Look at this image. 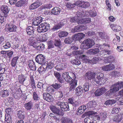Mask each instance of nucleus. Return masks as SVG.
<instances>
[{"label":"nucleus","instance_id":"a211bd4d","mask_svg":"<svg viewBox=\"0 0 123 123\" xmlns=\"http://www.w3.org/2000/svg\"><path fill=\"white\" fill-rule=\"evenodd\" d=\"M96 106V103L95 101H92L89 102L87 104V107L88 109L94 108Z\"/></svg>","mask_w":123,"mask_h":123},{"label":"nucleus","instance_id":"052dcab7","mask_svg":"<svg viewBox=\"0 0 123 123\" xmlns=\"http://www.w3.org/2000/svg\"><path fill=\"white\" fill-rule=\"evenodd\" d=\"M83 88L81 86H79L77 87V93H80V94H77V96L78 95H81V94L82 93Z\"/></svg>","mask_w":123,"mask_h":123},{"label":"nucleus","instance_id":"6e6d98bb","mask_svg":"<svg viewBox=\"0 0 123 123\" xmlns=\"http://www.w3.org/2000/svg\"><path fill=\"white\" fill-rule=\"evenodd\" d=\"M72 84L69 89L70 91H72L75 87L77 85V80H75Z\"/></svg>","mask_w":123,"mask_h":123},{"label":"nucleus","instance_id":"7c9ffc66","mask_svg":"<svg viewBox=\"0 0 123 123\" xmlns=\"http://www.w3.org/2000/svg\"><path fill=\"white\" fill-rule=\"evenodd\" d=\"M100 60V58L98 57H95L93 58L92 60L89 59H87V61L90 63L93 64H96L99 60Z\"/></svg>","mask_w":123,"mask_h":123},{"label":"nucleus","instance_id":"f3484780","mask_svg":"<svg viewBox=\"0 0 123 123\" xmlns=\"http://www.w3.org/2000/svg\"><path fill=\"white\" fill-rule=\"evenodd\" d=\"M33 105V103L30 101L25 104L24 107L27 110H30L32 108Z\"/></svg>","mask_w":123,"mask_h":123},{"label":"nucleus","instance_id":"e433bc0d","mask_svg":"<svg viewBox=\"0 0 123 123\" xmlns=\"http://www.w3.org/2000/svg\"><path fill=\"white\" fill-rule=\"evenodd\" d=\"M64 24H62V22L59 23L57 25H56L53 27L52 28L51 30L53 31H55L56 30L60 29Z\"/></svg>","mask_w":123,"mask_h":123},{"label":"nucleus","instance_id":"a878e982","mask_svg":"<svg viewBox=\"0 0 123 123\" xmlns=\"http://www.w3.org/2000/svg\"><path fill=\"white\" fill-rule=\"evenodd\" d=\"M30 82L31 88L33 89H35L36 86L35 85V82L34 79L33 75H30Z\"/></svg>","mask_w":123,"mask_h":123},{"label":"nucleus","instance_id":"0e129e2a","mask_svg":"<svg viewBox=\"0 0 123 123\" xmlns=\"http://www.w3.org/2000/svg\"><path fill=\"white\" fill-rule=\"evenodd\" d=\"M77 4L76 2L75 3H74L73 4L69 3L67 4V6L68 8H72L74 7L75 6H76Z\"/></svg>","mask_w":123,"mask_h":123},{"label":"nucleus","instance_id":"f8f14e48","mask_svg":"<svg viewBox=\"0 0 123 123\" xmlns=\"http://www.w3.org/2000/svg\"><path fill=\"white\" fill-rule=\"evenodd\" d=\"M113 86L114 89L115 91L117 92L118 91L119 89L123 87V82L122 81L118 82L115 84H113Z\"/></svg>","mask_w":123,"mask_h":123},{"label":"nucleus","instance_id":"69168bd1","mask_svg":"<svg viewBox=\"0 0 123 123\" xmlns=\"http://www.w3.org/2000/svg\"><path fill=\"white\" fill-rule=\"evenodd\" d=\"M85 36L84 34L81 33H77V39L80 40L84 38Z\"/></svg>","mask_w":123,"mask_h":123},{"label":"nucleus","instance_id":"4468645a","mask_svg":"<svg viewBox=\"0 0 123 123\" xmlns=\"http://www.w3.org/2000/svg\"><path fill=\"white\" fill-rule=\"evenodd\" d=\"M90 5V4L88 2H84L80 0L77 1V6L85 8L89 6Z\"/></svg>","mask_w":123,"mask_h":123},{"label":"nucleus","instance_id":"c85d7f7f","mask_svg":"<svg viewBox=\"0 0 123 123\" xmlns=\"http://www.w3.org/2000/svg\"><path fill=\"white\" fill-rule=\"evenodd\" d=\"M19 57L16 56L12 58L11 62V65L12 67H15Z\"/></svg>","mask_w":123,"mask_h":123},{"label":"nucleus","instance_id":"bb28decb","mask_svg":"<svg viewBox=\"0 0 123 123\" xmlns=\"http://www.w3.org/2000/svg\"><path fill=\"white\" fill-rule=\"evenodd\" d=\"M21 93V92L18 90L17 91H16V92L13 94V96L15 99H18L20 97Z\"/></svg>","mask_w":123,"mask_h":123},{"label":"nucleus","instance_id":"864d4df0","mask_svg":"<svg viewBox=\"0 0 123 123\" xmlns=\"http://www.w3.org/2000/svg\"><path fill=\"white\" fill-rule=\"evenodd\" d=\"M5 67V65L3 64H1V66H0V74H4V73L6 70Z\"/></svg>","mask_w":123,"mask_h":123},{"label":"nucleus","instance_id":"ddd939ff","mask_svg":"<svg viewBox=\"0 0 123 123\" xmlns=\"http://www.w3.org/2000/svg\"><path fill=\"white\" fill-rule=\"evenodd\" d=\"M42 4V3L40 1L37 0L30 6L29 9L30 10L35 9L41 5Z\"/></svg>","mask_w":123,"mask_h":123},{"label":"nucleus","instance_id":"c9c22d12","mask_svg":"<svg viewBox=\"0 0 123 123\" xmlns=\"http://www.w3.org/2000/svg\"><path fill=\"white\" fill-rule=\"evenodd\" d=\"M32 98L34 101H38L40 99V98L38 95L37 93V92H34L32 94Z\"/></svg>","mask_w":123,"mask_h":123},{"label":"nucleus","instance_id":"5701e85b","mask_svg":"<svg viewBox=\"0 0 123 123\" xmlns=\"http://www.w3.org/2000/svg\"><path fill=\"white\" fill-rule=\"evenodd\" d=\"M115 59V57L111 55L107 58H106L105 59L104 61L106 63H111L114 61Z\"/></svg>","mask_w":123,"mask_h":123},{"label":"nucleus","instance_id":"5fc2aeb1","mask_svg":"<svg viewBox=\"0 0 123 123\" xmlns=\"http://www.w3.org/2000/svg\"><path fill=\"white\" fill-rule=\"evenodd\" d=\"M110 74L113 76H118L119 75L120 73L116 71H113L110 73Z\"/></svg>","mask_w":123,"mask_h":123},{"label":"nucleus","instance_id":"412c9836","mask_svg":"<svg viewBox=\"0 0 123 123\" xmlns=\"http://www.w3.org/2000/svg\"><path fill=\"white\" fill-rule=\"evenodd\" d=\"M85 123H97L96 120L93 119V117H89L85 118L84 120Z\"/></svg>","mask_w":123,"mask_h":123},{"label":"nucleus","instance_id":"6ab92c4d","mask_svg":"<svg viewBox=\"0 0 123 123\" xmlns=\"http://www.w3.org/2000/svg\"><path fill=\"white\" fill-rule=\"evenodd\" d=\"M42 21V19L40 17H37L32 22V25L34 26H37Z\"/></svg>","mask_w":123,"mask_h":123},{"label":"nucleus","instance_id":"2eb2a0df","mask_svg":"<svg viewBox=\"0 0 123 123\" xmlns=\"http://www.w3.org/2000/svg\"><path fill=\"white\" fill-rule=\"evenodd\" d=\"M1 10L5 17H7L9 11L8 7L6 5H3L1 7Z\"/></svg>","mask_w":123,"mask_h":123},{"label":"nucleus","instance_id":"c756f323","mask_svg":"<svg viewBox=\"0 0 123 123\" xmlns=\"http://www.w3.org/2000/svg\"><path fill=\"white\" fill-rule=\"evenodd\" d=\"M26 31L27 34L29 35H33L34 34L33 28L31 26H29L27 27Z\"/></svg>","mask_w":123,"mask_h":123},{"label":"nucleus","instance_id":"774afa93","mask_svg":"<svg viewBox=\"0 0 123 123\" xmlns=\"http://www.w3.org/2000/svg\"><path fill=\"white\" fill-rule=\"evenodd\" d=\"M47 64L48 68L49 69H52L54 67V64L52 62H49Z\"/></svg>","mask_w":123,"mask_h":123},{"label":"nucleus","instance_id":"393cba45","mask_svg":"<svg viewBox=\"0 0 123 123\" xmlns=\"http://www.w3.org/2000/svg\"><path fill=\"white\" fill-rule=\"evenodd\" d=\"M9 94V92L7 90H3L0 92V95L3 98L6 97Z\"/></svg>","mask_w":123,"mask_h":123},{"label":"nucleus","instance_id":"473e14b6","mask_svg":"<svg viewBox=\"0 0 123 123\" xmlns=\"http://www.w3.org/2000/svg\"><path fill=\"white\" fill-rule=\"evenodd\" d=\"M13 54V52L12 51L10 50L7 51L6 55L5 56V58H6L10 59L12 58Z\"/></svg>","mask_w":123,"mask_h":123},{"label":"nucleus","instance_id":"9b49d317","mask_svg":"<svg viewBox=\"0 0 123 123\" xmlns=\"http://www.w3.org/2000/svg\"><path fill=\"white\" fill-rule=\"evenodd\" d=\"M43 99L48 102H51L53 101V97L49 93H44L43 94Z\"/></svg>","mask_w":123,"mask_h":123},{"label":"nucleus","instance_id":"4d7b16f0","mask_svg":"<svg viewBox=\"0 0 123 123\" xmlns=\"http://www.w3.org/2000/svg\"><path fill=\"white\" fill-rule=\"evenodd\" d=\"M120 111V108L115 107L112 108L111 112L113 114L117 113Z\"/></svg>","mask_w":123,"mask_h":123},{"label":"nucleus","instance_id":"79ce46f5","mask_svg":"<svg viewBox=\"0 0 123 123\" xmlns=\"http://www.w3.org/2000/svg\"><path fill=\"white\" fill-rule=\"evenodd\" d=\"M86 109V106L85 105H83L80 107L78 109L77 112L79 114H81L84 112Z\"/></svg>","mask_w":123,"mask_h":123},{"label":"nucleus","instance_id":"f704fd0d","mask_svg":"<svg viewBox=\"0 0 123 123\" xmlns=\"http://www.w3.org/2000/svg\"><path fill=\"white\" fill-rule=\"evenodd\" d=\"M25 0H21L18 1L15 4L17 7H20L23 6L25 3Z\"/></svg>","mask_w":123,"mask_h":123},{"label":"nucleus","instance_id":"8fccbe9b","mask_svg":"<svg viewBox=\"0 0 123 123\" xmlns=\"http://www.w3.org/2000/svg\"><path fill=\"white\" fill-rule=\"evenodd\" d=\"M53 42L52 40H50L47 42L48 49H49L54 48V46L53 44Z\"/></svg>","mask_w":123,"mask_h":123},{"label":"nucleus","instance_id":"58836bf2","mask_svg":"<svg viewBox=\"0 0 123 123\" xmlns=\"http://www.w3.org/2000/svg\"><path fill=\"white\" fill-rule=\"evenodd\" d=\"M99 36L100 38L103 39H107L108 38L106 34L104 32H100L99 33Z\"/></svg>","mask_w":123,"mask_h":123},{"label":"nucleus","instance_id":"49530a36","mask_svg":"<svg viewBox=\"0 0 123 123\" xmlns=\"http://www.w3.org/2000/svg\"><path fill=\"white\" fill-rule=\"evenodd\" d=\"M55 68H56L58 70H63L65 68V65L64 64H60L57 65L55 67Z\"/></svg>","mask_w":123,"mask_h":123},{"label":"nucleus","instance_id":"0eeeda50","mask_svg":"<svg viewBox=\"0 0 123 123\" xmlns=\"http://www.w3.org/2000/svg\"><path fill=\"white\" fill-rule=\"evenodd\" d=\"M17 26L12 23L6 24L5 25V30L7 32H13L16 31Z\"/></svg>","mask_w":123,"mask_h":123},{"label":"nucleus","instance_id":"6e6552de","mask_svg":"<svg viewBox=\"0 0 123 123\" xmlns=\"http://www.w3.org/2000/svg\"><path fill=\"white\" fill-rule=\"evenodd\" d=\"M35 59L36 62L39 64H42L45 62L46 58L43 55L39 54L36 56Z\"/></svg>","mask_w":123,"mask_h":123},{"label":"nucleus","instance_id":"603ef678","mask_svg":"<svg viewBox=\"0 0 123 123\" xmlns=\"http://www.w3.org/2000/svg\"><path fill=\"white\" fill-rule=\"evenodd\" d=\"M5 120L6 122V123H12L11 117H9L8 116H7L6 115H5Z\"/></svg>","mask_w":123,"mask_h":123},{"label":"nucleus","instance_id":"680f3d73","mask_svg":"<svg viewBox=\"0 0 123 123\" xmlns=\"http://www.w3.org/2000/svg\"><path fill=\"white\" fill-rule=\"evenodd\" d=\"M48 39V38L45 35L43 36L42 39H38V41L40 42H46Z\"/></svg>","mask_w":123,"mask_h":123},{"label":"nucleus","instance_id":"20e7f679","mask_svg":"<svg viewBox=\"0 0 123 123\" xmlns=\"http://www.w3.org/2000/svg\"><path fill=\"white\" fill-rule=\"evenodd\" d=\"M95 44L94 40L92 39L88 38L83 42L80 48L83 49H87L92 47Z\"/></svg>","mask_w":123,"mask_h":123},{"label":"nucleus","instance_id":"de8ad7c7","mask_svg":"<svg viewBox=\"0 0 123 123\" xmlns=\"http://www.w3.org/2000/svg\"><path fill=\"white\" fill-rule=\"evenodd\" d=\"M5 44L3 46V48L5 49H8L11 47V44L9 41H6L5 42Z\"/></svg>","mask_w":123,"mask_h":123},{"label":"nucleus","instance_id":"423d86ee","mask_svg":"<svg viewBox=\"0 0 123 123\" xmlns=\"http://www.w3.org/2000/svg\"><path fill=\"white\" fill-rule=\"evenodd\" d=\"M105 46H108L109 47V45L105 43L103 45H100L97 48L91 49L88 50L87 53L88 54H96L100 51L99 50V49H103L104 48Z\"/></svg>","mask_w":123,"mask_h":123},{"label":"nucleus","instance_id":"338daca9","mask_svg":"<svg viewBox=\"0 0 123 123\" xmlns=\"http://www.w3.org/2000/svg\"><path fill=\"white\" fill-rule=\"evenodd\" d=\"M39 44V43L38 42L35 41L34 42L30 45L32 46L34 48L36 49Z\"/></svg>","mask_w":123,"mask_h":123},{"label":"nucleus","instance_id":"aec40b11","mask_svg":"<svg viewBox=\"0 0 123 123\" xmlns=\"http://www.w3.org/2000/svg\"><path fill=\"white\" fill-rule=\"evenodd\" d=\"M48 67V64L44 63L38 68V71L40 73L41 72L42 73L46 70Z\"/></svg>","mask_w":123,"mask_h":123},{"label":"nucleus","instance_id":"ea45409f","mask_svg":"<svg viewBox=\"0 0 123 123\" xmlns=\"http://www.w3.org/2000/svg\"><path fill=\"white\" fill-rule=\"evenodd\" d=\"M116 101V100H109L106 101L105 103V105H111L115 103Z\"/></svg>","mask_w":123,"mask_h":123},{"label":"nucleus","instance_id":"72a5a7b5","mask_svg":"<svg viewBox=\"0 0 123 123\" xmlns=\"http://www.w3.org/2000/svg\"><path fill=\"white\" fill-rule=\"evenodd\" d=\"M122 119V115L121 114H120L115 117L114 119V121L118 123L121 121Z\"/></svg>","mask_w":123,"mask_h":123},{"label":"nucleus","instance_id":"dca6fc26","mask_svg":"<svg viewBox=\"0 0 123 123\" xmlns=\"http://www.w3.org/2000/svg\"><path fill=\"white\" fill-rule=\"evenodd\" d=\"M62 110L63 111H67L69 110L68 103L67 102H63L60 107Z\"/></svg>","mask_w":123,"mask_h":123},{"label":"nucleus","instance_id":"1a4fd4ad","mask_svg":"<svg viewBox=\"0 0 123 123\" xmlns=\"http://www.w3.org/2000/svg\"><path fill=\"white\" fill-rule=\"evenodd\" d=\"M107 114L106 112H102L100 114V116L95 115L94 116V119L98 120H104L107 117Z\"/></svg>","mask_w":123,"mask_h":123},{"label":"nucleus","instance_id":"13d9d810","mask_svg":"<svg viewBox=\"0 0 123 123\" xmlns=\"http://www.w3.org/2000/svg\"><path fill=\"white\" fill-rule=\"evenodd\" d=\"M62 123H72L71 119L67 118H64L62 121Z\"/></svg>","mask_w":123,"mask_h":123},{"label":"nucleus","instance_id":"2f4dec72","mask_svg":"<svg viewBox=\"0 0 123 123\" xmlns=\"http://www.w3.org/2000/svg\"><path fill=\"white\" fill-rule=\"evenodd\" d=\"M111 27L114 31H119L121 30V27L119 26L116 25H111Z\"/></svg>","mask_w":123,"mask_h":123},{"label":"nucleus","instance_id":"e2e57ef3","mask_svg":"<svg viewBox=\"0 0 123 123\" xmlns=\"http://www.w3.org/2000/svg\"><path fill=\"white\" fill-rule=\"evenodd\" d=\"M98 89L101 95L104 94L106 91V89L105 87H100L98 88Z\"/></svg>","mask_w":123,"mask_h":123},{"label":"nucleus","instance_id":"39448f33","mask_svg":"<svg viewBox=\"0 0 123 123\" xmlns=\"http://www.w3.org/2000/svg\"><path fill=\"white\" fill-rule=\"evenodd\" d=\"M50 24L47 23H42L37 27V31L39 33L45 32L50 30Z\"/></svg>","mask_w":123,"mask_h":123},{"label":"nucleus","instance_id":"cd10ccee","mask_svg":"<svg viewBox=\"0 0 123 123\" xmlns=\"http://www.w3.org/2000/svg\"><path fill=\"white\" fill-rule=\"evenodd\" d=\"M18 79L19 83L21 84H22L26 80V78L24 75L21 74L18 75Z\"/></svg>","mask_w":123,"mask_h":123},{"label":"nucleus","instance_id":"09e8293b","mask_svg":"<svg viewBox=\"0 0 123 123\" xmlns=\"http://www.w3.org/2000/svg\"><path fill=\"white\" fill-rule=\"evenodd\" d=\"M68 33L64 31H60L58 34V36L60 37H62L67 36L68 35Z\"/></svg>","mask_w":123,"mask_h":123},{"label":"nucleus","instance_id":"f03ea898","mask_svg":"<svg viewBox=\"0 0 123 123\" xmlns=\"http://www.w3.org/2000/svg\"><path fill=\"white\" fill-rule=\"evenodd\" d=\"M77 12V23L79 24H86L91 22V19L87 18H82L85 16L94 17L97 15V13L95 12L84 11L80 10Z\"/></svg>","mask_w":123,"mask_h":123},{"label":"nucleus","instance_id":"4be33fe9","mask_svg":"<svg viewBox=\"0 0 123 123\" xmlns=\"http://www.w3.org/2000/svg\"><path fill=\"white\" fill-rule=\"evenodd\" d=\"M61 11V9L59 7H55L53 8L51 10L52 14L55 15L59 14Z\"/></svg>","mask_w":123,"mask_h":123},{"label":"nucleus","instance_id":"f257e3e1","mask_svg":"<svg viewBox=\"0 0 123 123\" xmlns=\"http://www.w3.org/2000/svg\"><path fill=\"white\" fill-rule=\"evenodd\" d=\"M86 79L89 80H92V83L96 82L97 84L101 85L103 84L105 81L104 80V75L102 73H94L91 72H89L86 73L85 75Z\"/></svg>","mask_w":123,"mask_h":123},{"label":"nucleus","instance_id":"c03bdc74","mask_svg":"<svg viewBox=\"0 0 123 123\" xmlns=\"http://www.w3.org/2000/svg\"><path fill=\"white\" fill-rule=\"evenodd\" d=\"M90 84L88 83H85L83 85V88L85 92L88 91L90 86Z\"/></svg>","mask_w":123,"mask_h":123},{"label":"nucleus","instance_id":"4c0bfd02","mask_svg":"<svg viewBox=\"0 0 123 123\" xmlns=\"http://www.w3.org/2000/svg\"><path fill=\"white\" fill-rule=\"evenodd\" d=\"M17 116L19 119L22 120L25 118L24 113L22 111H19L17 114Z\"/></svg>","mask_w":123,"mask_h":123},{"label":"nucleus","instance_id":"37998d69","mask_svg":"<svg viewBox=\"0 0 123 123\" xmlns=\"http://www.w3.org/2000/svg\"><path fill=\"white\" fill-rule=\"evenodd\" d=\"M45 45L43 43L39 44L36 49L38 51H43L45 49Z\"/></svg>","mask_w":123,"mask_h":123},{"label":"nucleus","instance_id":"9d476101","mask_svg":"<svg viewBox=\"0 0 123 123\" xmlns=\"http://www.w3.org/2000/svg\"><path fill=\"white\" fill-rule=\"evenodd\" d=\"M115 68L114 65L112 64H110L106 65L103 66L102 67V69L105 71H109L114 70Z\"/></svg>","mask_w":123,"mask_h":123},{"label":"nucleus","instance_id":"3c124183","mask_svg":"<svg viewBox=\"0 0 123 123\" xmlns=\"http://www.w3.org/2000/svg\"><path fill=\"white\" fill-rule=\"evenodd\" d=\"M50 110L53 112L56 113L59 109L57 108L55 106L52 105L49 107Z\"/></svg>","mask_w":123,"mask_h":123},{"label":"nucleus","instance_id":"bf43d9fd","mask_svg":"<svg viewBox=\"0 0 123 123\" xmlns=\"http://www.w3.org/2000/svg\"><path fill=\"white\" fill-rule=\"evenodd\" d=\"M55 45L59 47L61 44V42L60 40H55L54 43Z\"/></svg>","mask_w":123,"mask_h":123},{"label":"nucleus","instance_id":"7ed1b4c3","mask_svg":"<svg viewBox=\"0 0 123 123\" xmlns=\"http://www.w3.org/2000/svg\"><path fill=\"white\" fill-rule=\"evenodd\" d=\"M63 78L68 82L72 84L75 81L76 77L74 73L71 72H65L62 75Z\"/></svg>","mask_w":123,"mask_h":123},{"label":"nucleus","instance_id":"b1692460","mask_svg":"<svg viewBox=\"0 0 123 123\" xmlns=\"http://www.w3.org/2000/svg\"><path fill=\"white\" fill-rule=\"evenodd\" d=\"M28 66L31 70H34L35 68V65L34 62L31 60L28 61Z\"/></svg>","mask_w":123,"mask_h":123},{"label":"nucleus","instance_id":"a18cd8bd","mask_svg":"<svg viewBox=\"0 0 123 123\" xmlns=\"http://www.w3.org/2000/svg\"><path fill=\"white\" fill-rule=\"evenodd\" d=\"M114 88L113 87V89H110L105 94L108 96L111 95L113 93H115L116 92V91H115Z\"/></svg>","mask_w":123,"mask_h":123},{"label":"nucleus","instance_id":"a19ab883","mask_svg":"<svg viewBox=\"0 0 123 123\" xmlns=\"http://www.w3.org/2000/svg\"><path fill=\"white\" fill-rule=\"evenodd\" d=\"M5 112L7 114V115L6 114L5 115L8 116L9 117H11V115L13 113L12 109L11 108H6L5 110Z\"/></svg>","mask_w":123,"mask_h":123}]
</instances>
